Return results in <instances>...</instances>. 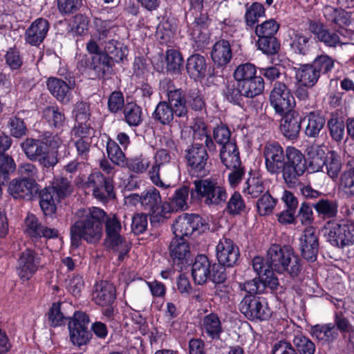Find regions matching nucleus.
<instances>
[{
    "label": "nucleus",
    "instance_id": "46",
    "mask_svg": "<svg viewBox=\"0 0 354 354\" xmlns=\"http://www.w3.org/2000/svg\"><path fill=\"white\" fill-rule=\"evenodd\" d=\"M305 119L308 124L306 127L305 133L309 137L318 136L325 124V119L319 113L310 112Z\"/></svg>",
    "mask_w": 354,
    "mask_h": 354
},
{
    "label": "nucleus",
    "instance_id": "28",
    "mask_svg": "<svg viewBox=\"0 0 354 354\" xmlns=\"http://www.w3.org/2000/svg\"><path fill=\"white\" fill-rule=\"evenodd\" d=\"M280 122V131L286 138L294 139L297 137L301 124L298 113L292 111L284 113Z\"/></svg>",
    "mask_w": 354,
    "mask_h": 354
},
{
    "label": "nucleus",
    "instance_id": "18",
    "mask_svg": "<svg viewBox=\"0 0 354 354\" xmlns=\"http://www.w3.org/2000/svg\"><path fill=\"white\" fill-rule=\"evenodd\" d=\"M300 250L302 256L308 261H314L317 259L319 250L318 236L313 227H306L300 237Z\"/></svg>",
    "mask_w": 354,
    "mask_h": 354
},
{
    "label": "nucleus",
    "instance_id": "8",
    "mask_svg": "<svg viewBox=\"0 0 354 354\" xmlns=\"http://www.w3.org/2000/svg\"><path fill=\"white\" fill-rule=\"evenodd\" d=\"M41 254L37 251L26 248L18 257L16 271L19 277L23 281L30 279L42 266Z\"/></svg>",
    "mask_w": 354,
    "mask_h": 354
},
{
    "label": "nucleus",
    "instance_id": "30",
    "mask_svg": "<svg viewBox=\"0 0 354 354\" xmlns=\"http://www.w3.org/2000/svg\"><path fill=\"white\" fill-rule=\"evenodd\" d=\"M308 167L313 172L324 171L325 160L328 157L324 147L318 145H311L306 149Z\"/></svg>",
    "mask_w": 354,
    "mask_h": 354
},
{
    "label": "nucleus",
    "instance_id": "64",
    "mask_svg": "<svg viewBox=\"0 0 354 354\" xmlns=\"http://www.w3.org/2000/svg\"><path fill=\"white\" fill-rule=\"evenodd\" d=\"M328 126L330 136L335 140L340 141L343 139L345 125L342 120L333 117L328 120Z\"/></svg>",
    "mask_w": 354,
    "mask_h": 354
},
{
    "label": "nucleus",
    "instance_id": "43",
    "mask_svg": "<svg viewBox=\"0 0 354 354\" xmlns=\"http://www.w3.org/2000/svg\"><path fill=\"white\" fill-rule=\"evenodd\" d=\"M54 197L59 202L72 192L73 187L71 183L64 178L60 177L54 179L52 185L46 187Z\"/></svg>",
    "mask_w": 354,
    "mask_h": 354
},
{
    "label": "nucleus",
    "instance_id": "40",
    "mask_svg": "<svg viewBox=\"0 0 354 354\" xmlns=\"http://www.w3.org/2000/svg\"><path fill=\"white\" fill-rule=\"evenodd\" d=\"M42 113L43 118L48 124L57 129H62L66 124L64 113L57 106H47Z\"/></svg>",
    "mask_w": 354,
    "mask_h": 354
},
{
    "label": "nucleus",
    "instance_id": "32",
    "mask_svg": "<svg viewBox=\"0 0 354 354\" xmlns=\"http://www.w3.org/2000/svg\"><path fill=\"white\" fill-rule=\"evenodd\" d=\"M211 57L214 63L217 66H226L232 57L230 42L225 39L216 41L212 47Z\"/></svg>",
    "mask_w": 354,
    "mask_h": 354
},
{
    "label": "nucleus",
    "instance_id": "2",
    "mask_svg": "<svg viewBox=\"0 0 354 354\" xmlns=\"http://www.w3.org/2000/svg\"><path fill=\"white\" fill-rule=\"evenodd\" d=\"M267 258L272 270L277 272L297 276L301 271V260L290 245L272 244L267 252Z\"/></svg>",
    "mask_w": 354,
    "mask_h": 354
},
{
    "label": "nucleus",
    "instance_id": "62",
    "mask_svg": "<svg viewBox=\"0 0 354 354\" xmlns=\"http://www.w3.org/2000/svg\"><path fill=\"white\" fill-rule=\"evenodd\" d=\"M246 206L245 202L239 193L234 192L227 205V210L230 214L238 215L245 212Z\"/></svg>",
    "mask_w": 354,
    "mask_h": 354
},
{
    "label": "nucleus",
    "instance_id": "41",
    "mask_svg": "<svg viewBox=\"0 0 354 354\" xmlns=\"http://www.w3.org/2000/svg\"><path fill=\"white\" fill-rule=\"evenodd\" d=\"M311 36L302 31L294 30L290 35V47L295 53L305 55L308 50Z\"/></svg>",
    "mask_w": 354,
    "mask_h": 354
},
{
    "label": "nucleus",
    "instance_id": "36",
    "mask_svg": "<svg viewBox=\"0 0 354 354\" xmlns=\"http://www.w3.org/2000/svg\"><path fill=\"white\" fill-rule=\"evenodd\" d=\"M325 160L324 173L333 180L339 178L342 168V162L339 154L335 151H328V157Z\"/></svg>",
    "mask_w": 354,
    "mask_h": 354
},
{
    "label": "nucleus",
    "instance_id": "26",
    "mask_svg": "<svg viewBox=\"0 0 354 354\" xmlns=\"http://www.w3.org/2000/svg\"><path fill=\"white\" fill-rule=\"evenodd\" d=\"M116 297L115 286L107 281L96 283L93 292V299L95 303L101 306H109Z\"/></svg>",
    "mask_w": 354,
    "mask_h": 354
},
{
    "label": "nucleus",
    "instance_id": "44",
    "mask_svg": "<svg viewBox=\"0 0 354 354\" xmlns=\"http://www.w3.org/2000/svg\"><path fill=\"white\" fill-rule=\"evenodd\" d=\"M152 118L161 124L169 125L174 120L173 109L167 102H160L152 113Z\"/></svg>",
    "mask_w": 354,
    "mask_h": 354
},
{
    "label": "nucleus",
    "instance_id": "10",
    "mask_svg": "<svg viewBox=\"0 0 354 354\" xmlns=\"http://www.w3.org/2000/svg\"><path fill=\"white\" fill-rule=\"evenodd\" d=\"M241 312L251 320H266L272 315L267 302L263 298L245 295L239 304Z\"/></svg>",
    "mask_w": 354,
    "mask_h": 354
},
{
    "label": "nucleus",
    "instance_id": "63",
    "mask_svg": "<svg viewBox=\"0 0 354 354\" xmlns=\"http://www.w3.org/2000/svg\"><path fill=\"white\" fill-rule=\"evenodd\" d=\"M14 160L8 155H0V182H6L10 173L15 170Z\"/></svg>",
    "mask_w": 354,
    "mask_h": 354
},
{
    "label": "nucleus",
    "instance_id": "37",
    "mask_svg": "<svg viewBox=\"0 0 354 354\" xmlns=\"http://www.w3.org/2000/svg\"><path fill=\"white\" fill-rule=\"evenodd\" d=\"M21 147L27 158L30 160H37L39 156L44 154V149H47V145L39 140L27 138L21 142Z\"/></svg>",
    "mask_w": 354,
    "mask_h": 354
},
{
    "label": "nucleus",
    "instance_id": "58",
    "mask_svg": "<svg viewBox=\"0 0 354 354\" xmlns=\"http://www.w3.org/2000/svg\"><path fill=\"white\" fill-rule=\"evenodd\" d=\"M257 46L259 50L267 55L275 54L279 48V45L274 36L258 37Z\"/></svg>",
    "mask_w": 354,
    "mask_h": 354
},
{
    "label": "nucleus",
    "instance_id": "61",
    "mask_svg": "<svg viewBox=\"0 0 354 354\" xmlns=\"http://www.w3.org/2000/svg\"><path fill=\"white\" fill-rule=\"evenodd\" d=\"M293 343L300 354H314L315 352V344L301 334L295 336Z\"/></svg>",
    "mask_w": 354,
    "mask_h": 354
},
{
    "label": "nucleus",
    "instance_id": "17",
    "mask_svg": "<svg viewBox=\"0 0 354 354\" xmlns=\"http://www.w3.org/2000/svg\"><path fill=\"white\" fill-rule=\"evenodd\" d=\"M185 158L187 165L193 173L204 175L207 171L206 167L208 155L203 145H192L187 150Z\"/></svg>",
    "mask_w": 354,
    "mask_h": 354
},
{
    "label": "nucleus",
    "instance_id": "1",
    "mask_svg": "<svg viewBox=\"0 0 354 354\" xmlns=\"http://www.w3.org/2000/svg\"><path fill=\"white\" fill-rule=\"evenodd\" d=\"M106 217V213L100 207L81 209L75 213L73 225L82 233L84 241L96 243L102 236V224Z\"/></svg>",
    "mask_w": 354,
    "mask_h": 354
},
{
    "label": "nucleus",
    "instance_id": "9",
    "mask_svg": "<svg viewBox=\"0 0 354 354\" xmlns=\"http://www.w3.org/2000/svg\"><path fill=\"white\" fill-rule=\"evenodd\" d=\"M269 100L275 113L280 115L292 111L295 105V98L290 91L284 83L280 82L274 83Z\"/></svg>",
    "mask_w": 354,
    "mask_h": 354
},
{
    "label": "nucleus",
    "instance_id": "11",
    "mask_svg": "<svg viewBox=\"0 0 354 354\" xmlns=\"http://www.w3.org/2000/svg\"><path fill=\"white\" fill-rule=\"evenodd\" d=\"M90 322L88 316L83 312H75L68 322L70 339L74 345L81 346L86 344L92 335L88 330Z\"/></svg>",
    "mask_w": 354,
    "mask_h": 354
},
{
    "label": "nucleus",
    "instance_id": "31",
    "mask_svg": "<svg viewBox=\"0 0 354 354\" xmlns=\"http://www.w3.org/2000/svg\"><path fill=\"white\" fill-rule=\"evenodd\" d=\"M212 264L205 255H198L192 265V274L197 284H203L211 275Z\"/></svg>",
    "mask_w": 354,
    "mask_h": 354
},
{
    "label": "nucleus",
    "instance_id": "39",
    "mask_svg": "<svg viewBox=\"0 0 354 354\" xmlns=\"http://www.w3.org/2000/svg\"><path fill=\"white\" fill-rule=\"evenodd\" d=\"M310 333L313 336L323 342H332L338 335L335 324L332 323L315 325L311 327Z\"/></svg>",
    "mask_w": 354,
    "mask_h": 354
},
{
    "label": "nucleus",
    "instance_id": "49",
    "mask_svg": "<svg viewBox=\"0 0 354 354\" xmlns=\"http://www.w3.org/2000/svg\"><path fill=\"white\" fill-rule=\"evenodd\" d=\"M124 115L126 122L129 126H138L142 121V109L135 103H128L124 106Z\"/></svg>",
    "mask_w": 354,
    "mask_h": 354
},
{
    "label": "nucleus",
    "instance_id": "54",
    "mask_svg": "<svg viewBox=\"0 0 354 354\" xmlns=\"http://www.w3.org/2000/svg\"><path fill=\"white\" fill-rule=\"evenodd\" d=\"M335 61L330 56L323 54L317 56L312 63L319 75L330 72L334 68Z\"/></svg>",
    "mask_w": 354,
    "mask_h": 354
},
{
    "label": "nucleus",
    "instance_id": "14",
    "mask_svg": "<svg viewBox=\"0 0 354 354\" xmlns=\"http://www.w3.org/2000/svg\"><path fill=\"white\" fill-rule=\"evenodd\" d=\"M263 157L266 169L270 174H279L285 164L286 153L277 142H268L263 148Z\"/></svg>",
    "mask_w": 354,
    "mask_h": 354
},
{
    "label": "nucleus",
    "instance_id": "52",
    "mask_svg": "<svg viewBox=\"0 0 354 354\" xmlns=\"http://www.w3.org/2000/svg\"><path fill=\"white\" fill-rule=\"evenodd\" d=\"M265 15L263 6L258 2H254L246 9L245 20L247 26L252 27L258 21L259 18Z\"/></svg>",
    "mask_w": 354,
    "mask_h": 354
},
{
    "label": "nucleus",
    "instance_id": "27",
    "mask_svg": "<svg viewBox=\"0 0 354 354\" xmlns=\"http://www.w3.org/2000/svg\"><path fill=\"white\" fill-rule=\"evenodd\" d=\"M46 85L51 95L64 104L69 103L72 98V88L65 81L57 77H49Z\"/></svg>",
    "mask_w": 354,
    "mask_h": 354
},
{
    "label": "nucleus",
    "instance_id": "35",
    "mask_svg": "<svg viewBox=\"0 0 354 354\" xmlns=\"http://www.w3.org/2000/svg\"><path fill=\"white\" fill-rule=\"evenodd\" d=\"M220 158L222 163L227 168H238L241 162L239 152L235 143L227 144L222 147L220 151Z\"/></svg>",
    "mask_w": 354,
    "mask_h": 354
},
{
    "label": "nucleus",
    "instance_id": "13",
    "mask_svg": "<svg viewBox=\"0 0 354 354\" xmlns=\"http://www.w3.org/2000/svg\"><path fill=\"white\" fill-rule=\"evenodd\" d=\"M205 229V225L202 218L196 214H183L172 225L175 238H184L190 236L194 231H203Z\"/></svg>",
    "mask_w": 354,
    "mask_h": 354
},
{
    "label": "nucleus",
    "instance_id": "55",
    "mask_svg": "<svg viewBox=\"0 0 354 354\" xmlns=\"http://www.w3.org/2000/svg\"><path fill=\"white\" fill-rule=\"evenodd\" d=\"M279 28V24L272 19L266 20L255 28V34L258 37H274Z\"/></svg>",
    "mask_w": 354,
    "mask_h": 354
},
{
    "label": "nucleus",
    "instance_id": "12",
    "mask_svg": "<svg viewBox=\"0 0 354 354\" xmlns=\"http://www.w3.org/2000/svg\"><path fill=\"white\" fill-rule=\"evenodd\" d=\"M162 203L160 194L155 187H150L142 192V207L150 213L151 223L165 221V216L162 212Z\"/></svg>",
    "mask_w": 354,
    "mask_h": 354
},
{
    "label": "nucleus",
    "instance_id": "23",
    "mask_svg": "<svg viewBox=\"0 0 354 354\" xmlns=\"http://www.w3.org/2000/svg\"><path fill=\"white\" fill-rule=\"evenodd\" d=\"M153 159L154 162L148 171L151 181L160 188L167 189L170 187V185L164 183L160 177V167L170 162L171 156L169 152L166 149H159L155 153Z\"/></svg>",
    "mask_w": 354,
    "mask_h": 354
},
{
    "label": "nucleus",
    "instance_id": "19",
    "mask_svg": "<svg viewBox=\"0 0 354 354\" xmlns=\"http://www.w3.org/2000/svg\"><path fill=\"white\" fill-rule=\"evenodd\" d=\"M183 59L179 51L175 49H169L166 52L165 62L160 56L155 58L153 65L158 72H168L178 74L183 66Z\"/></svg>",
    "mask_w": 354,
    "mask_h": 354
},
{
    "label": "nucleus",
    "instance_id": "47",
    "mask_svg": "<svg viewBox=\"0 0 354 354\" xmlns=\"http://www.w3.org/2000/svg\"><path fill=\"white\" fill-rule=\"evenodd\" d=\"M323 12L328 21H332L339 26L346 25L350 21V15L342 9L326 6L323 10Z\"/></svg>",
    "mask_w": 354,
    "mask_h": 354
},
{
    "label": "nucleus",
    "instance_id": "16",
    "mask_svg": "<svg viewBox=\"0 0 354 354\" xmlns=\"http://www.w3.org/2000/svg\"><path fill=\"white\" fill-rule=\"evenodd\" d=\"M24 232L32 240H37L41 237L53 239L58 236L57 230L43 225L33 214H28L25 218Z\"/></svg>",
    "mask_w": 354,
    "mask_h": 354
},
{
    "label": "nucleus",
    "instance_id": "57",
    "mask_svg": "<svg viewBox=\"0 0 354 354\" xmlns=\"http://www.w3.org/2000/svg\"><path fill=\"white\" fill-rule=\"evenodd\" d=\"M339 189L347 196H354V169H349L342 174Z\"/></svg>",
    "mask_w": 354,
    "mask_h": 354
},
{
    "label": "nucleus",
    "instance_id": "6",
    "mask_svg": "<svg viewBox=\"0 0 354 354\" xmlns=\"http://www.w3.org/2000/svg\"><path fill=\"white\" fill-rule=\"evenodd\" d=\"M286 157L287 161L281 171L285 182L291 185L296 183L298 177L304 174L306 169V160L299 149L290 146L286 149Z\"/></svg>",
    "mask_w": 354,
    "mask_h": 354
},
{
    "label": "nucleus",
    "instance_id": "56",
    "mask_svg": "<svg viewBox=\"0 0 354 354\" xmlns=\"http://www.w3.org/2000/svg\"><path fill=\"white\" fill-rule=\"evenodd\" d=\"M57 203H59V201L45 188L41 194L39 201L40 207L44 213L48 215L55 212Z\"/></svg>",
    "mask_w": 354,
    "mask_h": 354
},
{
    "label": "nucleus",
    "instance_id": "53",
    "mask_svg": "<svg viewBox=\"0 0 354 354\" xmlns=\"http://www.w3.org/2000/svg\"><path fill=\"white\" fill-rule=\"evenodd\" d=\"M106 151L109 158L114 164L124 166L126 160L124 153L115 141L109 140L107 142Z\"/></svg>",
    "mask_w": 354,
    "mask_h": 354
},
{
    "label": "nucleus",
    "instance_id": "51",
    "mask_svg": "<svg viewBox=\"0 0 354 354\" xmlns=\"http://www.w3.org/2000/svg\"><path fill=\"white\" fill-rule=\"evenodd\" d=\"M277 200L274 198L268 192H266L257 201V207L259 215L268 216L273 212L276 206Z\"/></svg>",
    "mask_w": 354,
    "mask_h": 354
},
{
    "label": "nucleus",
    "instance_id": "4",
    "mask_svg": "<svg viewBox=\"0 0 354 354\" xmlns=\"http://www.w3.org/2000/svg\"><path fill=\"white\" fill-rule=\"evenodd\" d=\"M190 193L192 197L201 200L209 206L221 205L227 198L225 187L213 178L195 180Z\"/></svg>",
    "mask_w": 354,
    "mask_h": 354
},
{
    "label": "nucleus",
    "instance_id": "59",
    "mask_svg": "<svg viewBox=\"0 0 354 354\" xmlns=\"http://www.w3.org/2000/svg\"><path fill=\"white\" fill-rule=\"evenodd\" d=\"M93 196L102 203H106L115 198L114 189L112 183L106 180L98 189H94Z\"/></svg>",
    "mask_w": 354,
    "mask_h": 354
},
{
    "label": "nucleus",
    "instance_id": "34",
    "mask_svg": "<svg viewBox=\"0 0 354 354\" xmlns=\"http://www.w3.org/2000/svg\"><path fill=\"white\" fill-rule=\"evenodd\" d=\"M206 68V62L203 56L195 54L187 59L186 70L192 79L198 80L205 77Z\"/></svg>",
    "mask_w": 354,
    "mask_h": 354
},
{
    "label": "nucleus",
    "instance_id": "21",
    "mask_svg": "<svg viewBox=\"0 0 354 354\" xmlns=\"http://www.w3.org/2000/svg\"><path fill=\"white\" fill-rule=\"evenodd\" d=\"M8 191L15 198L30 199L37 192V185L35 180L17 178L9 183Z\"/></svg>",
    "mask_w": 354,
    "mask_h": 354
},
{
    "label": "nucleus",
    "instance_id": "25",
    "mask_svg": "<svg viewBox=\"0 0 354 354\" xmlns=\"http://www.w3.org/2000/svg\"><path fill=\"white\" fill-rule=\"evenodd\" d=\"M189 190L186 186L176 190L171 202H163L162 212L165 216V221L174 212L185 210L188 207L187 200Z\"/></svg>",
    "mask_w": 354,
    "mask_h": 354
},
{
    "label": "nucleus",
    "instance_id": "38",
    "mask_svg": "<svg viewBox=\"0 0 354 354\" xmlns=\"http://www.w3.org/2000/svg\"><path fill=\"white\" fill-rule=\"evenodd\" d=\"M295 77L301 85L311 87L317 82L319 75L312 64H306L297 69Z\"/></svg>",
    "mask_w": 354,
    "mask_h": 354
},
{
    "label": "nucleus",
    "instance_id": "45",
    "mask_svg": "<svg viewBox=\"0 0 354 354\" xmlns=\"http://www.w3.org/2000/svg\"><path fill=\"white\" fill-rule=\"evenodd\" d=\"M160 86L161 89L166 92L169 101L168 104L171 108L186 102L180 90L175 89L171 80L165 79L161 81Z\"/></svg>",
    "mask_w": 354,
    "mask_h": 354
},
{
    "label": "nucleus",
    "instance_id": "22",
    "mask_svg": "<svg viewBox=\"0 0 354 354\" xmlns=\"http://www.w3.org/2000/svg\"><path fill=\"white\" fill-rule=\"evenodd\" d=\"M308 29L315 37L328 47H335L337 45L344 44L339 35L326 28L323 23L316 21H310Z\"/></svg>",
    "mask_w": 354,
    "mask_h": 354
},
{
    "label": "nucleus",
    "instance_id": "29",
    "mask_svg": "<svg viewBox=\"0 0 354 354\" xmlns=\"http://www.w3.org/2000/svg\"><path fill=\"white\" fill-rule=\"evenodd\" d=\"M252 266L258 277L271 288H276L279 285L278 279L274 277L270 264L266 263L261 257L252 259Z\"/></svg>",
    "mask_w": 354,
    "mask_h": 354
},
{
    "label": "nucleus",
    "instance_id": "42",
    "mask_svg": "<svg viewBox=\"0 0 354 354\" xmlns=\"http://www.w3.org/2000/svg\"><path fill=\"white\" fill-rule=\"evenodd\" d=\"M243 97L252 98L264 89V81L260 76L239 83Z\"/></svg>",
    "mask_w": 354,
    "mask_h": 354
},
{
    "label": "nucleus",
    "instance_id": "7",
    "mask_svg": "<svg viewBox=\"0 0 354 354\" xmlns=\"http://www.w3.org/2000/svg\"><path fill=\"white\" fill-rule=\"evenodd\" d=\"M105 218L106 243L113 250L119 252L118 259L122 261L128 254L130 246L120 235L121 223L115 215L106 216Z\"/></svg>",
    "mask_w": 354,
    "mask_h": 354
},
{
    "label": "nucleus",
    "instance_id": "60",
    "mask_svg": "<svg viewBox=\"0 0 354 354\" xmlns=\"http://www.w3.org/2000/svg\"><path fill=\"white\" fill-rule=\"evenodd\" d=\"M149 165V159L141 155L125 160L124 166L133 172L140 174L145 172Z\"/></svg>",
    "mask_w": 354,
    "mask_h": 354
},
{
    "label": "nucleus",
    "instance_id": "20",
    "mask_svg": "<svg viewBox=\"0 0 354 354\" xmlns=\"http://www.w3.org/2000/svg\"><path fill=\"white\" fill-rule=\"evenodd\" d=\"M169 254L173 263L182 269L190 261L191 252L189 243L184 238H174L169 245Z\"/></svg>",
    "mask_w": 354,
    "mask_h": 354
},
{
    "label": "nucleus",
    "instance_id": "15",
    "mask_svg": "<svg viewBox=\"0 0 354 354\" xmlns=\"http://www.w3.org/2000/svg\"><path fill=\"white\" fill-rule=\"evenodd\" d=\"M216 256L219 263L232 267L237 263L240 256L239 247L230 239L223 237L216 246Z\"/></svg>",
    "mask_w": 354,
    "mask_h": 354
},
{
    "label": "nucleus",
    "instance_id": "5",
    "mask_svg": "<svg viewBox=\"0 0 354 354\" xmlns=\"http://www.w3.org/2000/svg\"><path fill=\"white\" fill-rule=\"evenodd\" d=\"M324 236L333 246L344 248L354 243V223H329L325 227Z\"/></svg>",
    "mask_w": 354,
    "mask_h": 354
},
{
    "label": "nucleus",
    "instance_id": "48",
    "mask_svg": "<svg viewBox=\"0 0 354 354\" xmlns=\"http://www.w3.org/2000/svg\"><path fill=\"white\" fill-rule=\"evenodd\" d=\"M266 187L259 178H250L243 188V192L248 197L257 198L261 194L266 193Z\"/></svg>",
    "mask_w": 354,
    "mask_h": 354
},
{
    "label": "nucleus",
    "instance_id": "33",
    "mask_svg": "<svg viewBox=\"0 0 354 354\" xmlns=\"http://www.w3.org/2000/svg\"><path fill=\"white\" fill-rule=\"evenodd\" d=\"M201 328L212 339H218L223 331L221 322L218 316L215 313L205 315L201 323Z\"/></svg>",
    "mask_w": 354,
    "mask_h": 354
},
{
    "label": "nucleus",
    "instance_id": "24",
    "mask_svg": "<svg viewBox=\"0 0 354 354\" xmlns=\"http://www.w3.org/2000/svg\"><path fill=\"white\" fill-rule=\"evenodd\" d=\"M49 28L50 25L46 19L43 18L35 19L26 31V41L31 46L40 45L46 38Z\"/></svg>",
    "mask_w": 354,
    "mask_h": 354
},
{
    "label": "nucleus",
    "instance_id": "3",
    "mask_svg": "<svg viewBox=\"0 0 354 354\" xmlns=\"http://www.w3.org/2000/svg\"><path fill=\"white\" fill-rule=\"evenodd\" d=\"M128 48L122 43L111 39L104 46V53L94 56L92 59L91 66L97 76L104 77L112 66V61L121 62L127 56Z\"/></svg>",
    "mask_w": 354,
    "mask_h": 354
},
{
    "label": "nucleus",
    "instance_id": "50",
    "mask_svg": "<svg viewBox=\"0 0 354 354\" xmlns=\"http://www.w3.org/2000/svg\"><path fill=\"white\" fill-rule=\"evenodd\" d=\"M256 66L251 63L239 65L234 72V77L238 83H241L256 77Z\"/></svg>",
    "mask_w": 354,
    "mask_h": 354
}]
</instances>
